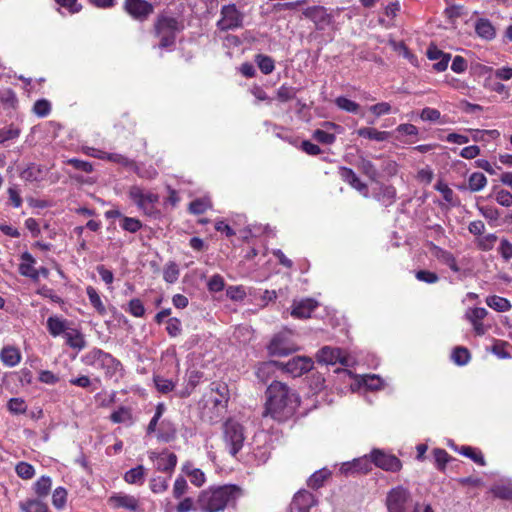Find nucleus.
I'll list each match as a JSON object with an SVG mask.
<instances>
[{
  "instance_id": "nucleus-6",
  "label": "nucleus",
  "mask_w": 512,
  "mask_h": 512,
  "mask_svg": "<svg viewBox=\"0 0 512 512\" xmlns=\"http://www.w3.org/2000/svg\"><path fill=\"white\" fill-rule=\"evenodd\" d=\"M230 391L228 385L223 382H213L210 385L208 403L212 404L216 411V418L221 417L227 410Z\"/></svg>"
},
{
  "instance_id": "nucleus-56",
  "label": "nucleus",
  "mask_w": 512,
  "mask_h": 512,
  "mask_svg": "<svg viewBox=\"0 0 512 512\" xmlns=\"http://www.w3.org/2000/svg\"><path fill=\"white\" fill-rule=\"evenodd\" d=\"M313 138L322 144L331 145L335 142L336 136L333 132H328L323 129H317L313 132Z\"/></svg>"
},
{
  "instance_id": "nucleus-10",
  "label": "nucleus",
  "mask_w": 512,
  "mask_h": 512,
  "mask_svg": "<svg viewBox=\"0 0 512 512\" xmlns=\"http://www.w3.org/2000/svg\"><path fill=\"white\" fill-rule=\"evenodd\" d=\"M291 332H281L275 335L268 345L269 354L272 356H286L298 350L291 341Z\"/></svg>"
},
{
  "instance_id": "nucleus-59",
  "label": "nucleus",
  "mask_w": 512,
  "mask_h": 512,
  "mask_svg": "<svg viewBox=\"0 0 512 512\" xmlns=\"http://www.w3.org/2000/svg\"><path fill=\"white\" fill-rule=\"evenodd\" d=\"M16 473L17 475L22 478V479H31L34 474H35V470H34V467L27 463V462H20L16 465Z\"/></svg>"
},
{
  "instance_id": "nucleus-44",
  "label": "nucleus",
  "mask_w": 512,
  "mask_h": 512,
  "mask_svg": "<svg viewBox=\"0 0 512 512\" xmlns=\"http://www.w3.org/2000/svg\"><path fill=\"white\" fill-rule=\"evenodd\" d=\"M491 492L497 498L504 500H512V484H497L491 488Z\"/></svg>"
},
{
  "instance_id": "nucleus-40",
  "label": "nucleus",
  "mask_w": 512,
  "mask_h": 512,
  "mask_svg": "<svg viewBox=\"0 0 512 512\" xmlns=\"http://www.w3.org/2000/svg\"><path fill=\"white\" fill-rule=\"evenodd\" d=\"M487 184L486 176L481 172H474L468 178V187L472 192L481 191Z\"/></svg>"
},
{
  "instance_id": "nucleus-37",
  "label": "nucleus",
  "mask_w": 512,
  "mask_h": 512,
  "mask_svg": "<svg viewBox=\"0 0 512 512\" xmlns=\"http://www.w3.org/2000/svg\"><path fill=\"white\" fill-rule=\"evenodd\" d=\"M145 479V469L142 465L131 468L124 474V480L128 484L142 485Z\"/></svg>"
},
{
  "instance_id": "nucleus-22",
  "label": "nucleus",
  "mask_w": 512,
  "mask_h": 512,
  "mask_svg": "<svg viewBox=\"0 0 512 512\" xmlns=\"http://www.w3.org/2000/svg\"><path fill=\"white\" fill-rule=\"evenodd\" d=\"M19 273L22 276L29 277L33 281H37V272L34 267L36 260L29 252H23L20 256Z\"/></svg>"
},
{
  "instance_id": "nucleus-19",
  "label": "nucleus",
  "mask_w": 512,
  "mask_h": 512,
  "mask_svg": "<svg viewBox=\"0 0 512 512\" xmlns=\"http://www.w3.org/2000/svg\"><path fill=\"white\" fill-rule=\"evenodd\" d=\"M426 55L429 60L436 61V63L433 65V68L438 72L445 71L451 59L450 54L444 53L435 45H430L428 47Z\"/></svg>"
},
{
  "instance_id": "nucleus-2",
  "label": "nucleus",
  "mask_w": 512,
  "mask_h": 512,
  "mask_svg": "<svg viewBox=\"0 0 512 512\" xmlns=\"http://www.w3.org/2000/svg\"><path fill=\"white\" fill-rule=\"evenodd\" d=\"M238 494L235 485L212 486L200 492L197 504L202 512H221L236 500Z\"/></svg>"
},
{
  "instance_id": "nucleus-62",
  "label": "nucleus",
  "mask_w": 512,
  "mask_h": 512,
  "mask_svg": "<svg viewBox=\"0 0 512 512\" xmlns=\"http://www.w3.org/2000/svg\"><path fill=\"white\" fill-rule=\"evenodd\" d=\"M67 492L64 488L58 487L52 495V503L55 508L62 509L66 504Z\"/></svg>"
},
{
  "instance_id": "nucleus-28",
  "label": "nucleus",
  "mask_w": 512,
  "mask_h": 512,
  "mask_svg": "<svg viewBox=\"0 0 512 512\" xmlns=\"http://www.w3.org/2000/svg\"><path fill=\"white\" fill-rule=\"evenodd\" d=\"M433 255L441 263L447 265L453 272L460 271V267L458 266L457 261L451 252L444 250L436 245H433Z\"/></svg>"
},
{
  "instance_id": "nucleus-11",
  "label": "nucleus",
  "mask_w": 512,
  "mask_h": 512,
  "mask_svg": "<svg viewBox=\"0 0 512 512\" xmlns=\"http://www.w3.org/2000/svg\"><path fill=\"white\" fill-rule=\"evenodd\" d=\"M317 360L319 363L326 365H335L340 363L343 366H352L354 360L346 355L342 350L335 347L325 346L317 353Z\"/></svg>"
},
{
  "instance_id": "nucleus-24",
  "label": "nucleus",
  "mask_w": 512,
  "mask_h": 512,
  "mask_svg": "<svg viewBox=\"0 0 512 512\" xmlns=\"http://www.w3.org/2000/svg\"><path fill=\"white\" fill-rule=\"evenodd\" d=\"M341 178L349 183L354 189L359 191L360 193L367 195V185L363 183L359 177L354 173V171L350 168L342 167L340 169Z\"/></svg>"
},
{
  "instance_id": "nucleus-36",
  "label": "nucleus",
  "mask_w": 512,
  "mask_h": 512,
  "mask_svg": "<svg viewBox=\"0 0 512 512\" xmlns=\"http://www.w3.org/2000/svg\"><path fill=\"white\" fill-rule=\"evenodd\" d=\"M486 304L497 312H506L512 307L508 299L497 295L488 296L486 298Z\"/></svg>"
},
{
  "instance_id": "nucleus-32",
  "label": "nucleus",
  "mask_w": 512,
  "mask_h": 512,
  "mask_svg": "<svg viewBox=\"0 0 512 512\" xmlns=\"http://www.w3.org/2000/svg\"><path fill=\"white\" fill-rule=\"evenodd\" d=\"M279 369V361H266L258 365L256 370L257 378L262 382H267L275 371Z\"/></svg>"
},
{
  "instance_id": "nucleus-61",
  "label": "nucleus",
  "mask_w": 512,
  "mask_h": 512,
  "mask_svg": "<svg viewBox=\"0 0 512 512\" xmlns=\"http://www.w3.org/2000/svg\"><path fill=\"white\" fill-rule=\"evenodd\" d=\"M297 90L294 87L282 85L277 90V98L281 102H287L291 99H294L296 96Z\"/></svg>"
},
{
  "instance_id": "nucleus-35",
  "label": "nucleus",
  "mask_w": 512,
  "mask_h": 512,
  "mask_svg": "<svg viewBox=\"0 0 512 512\" xmlns=\"http://www.w3.org/2000/svg\"><path fill=\"white\" fill-rule=\"evenodd\" d=\"M22 512H48L47 505L39 499L28 498L19 502Z\"/></svg>"
},
{
  "instance_id": "nucleus-53",
  "label": "nucleus",
  "mask_w": 512,
  "mask_h": 512,
  "mask_svg": "<svg viewBox=\"0 0 512 512\" xmlns=\"http://www.w3.org/2000/svg\"><path fill=\"white\" fill-rule=\"evenodd\" d=\"M360 383L369 390H378L383 385L382 379L374 374L362 376Z\"/></svg>"
},
{
  "instance_id": "nucleus-58",
  "label": "nucleus",
  "mask_w": 512,
  "mask_h": 512,
  "mask_svg": "<svg viewBox=\"0 0 512 512\" xmlns=\"http://www.w3.org/2000/svg\"><path fill=\"white\" fill-rule=\"evenodd\" d=\"M121 227L125 231L130 233H136L142 227V223L139 219L133 217H123L121 222Z\"/></svg>"
},
{
  "instance_id": "nucleus-9",
  "label": "nucleus",
  "mask_w": 512,
  "mask_h": 512,
  "mask_svg": "<svg viewBox=\"0 0 512 512\" xmlns=\"http://www.w3.org/2000/svg\"><path fill=\"white\" fill-rule=\"evenodd\" d=\"M128 195L137 207L145 213H150L153 210L154 204L159 199L157 194L147 191L138 185L131 186Z\"/></svg>"
},
{
  "instance_id": "nucleus-33",
  "label": "nucleus",
  "mask_w": 512,
  "mask_h": 512,
  "mask_svg": "<svg viewBox=\"0 0 512 512\" xmlns=\"http://www.w3.org/2000/svg\"><path fill=\"white\" fill-rule=\"evenodd\" d=\"M375 198L384 206L388 207L395 202L396 189L391 185H382L375 194Z\"/></svg>"
},
{
  "instance_id": "nucleus-21",
  "label": "nucleus",
  "mask_w": 512,
  "mask_h": 512,
  "mask_svg": "<svg viewBox=\"0 0 512 512\" xmlns=\"http://www.w3.org/2000/svg\"><path fill=\"white\" fill-rule=\"evenodd\" d=\"M181 471L189 478L190 483L198 488L202 487L206 482L205 473L201 469L195 468L190 461H186L182 465Z\"/></svg>"
},
{
  "instance_id": "nucleus-5",
  "label": "nucleus",
  "mask_w": 512,
  "mask_h": 512,
  "mask_svg": "<svg viewBox=\"0 0 512 512\" xmlns=\"http://www.w3.org/2000/svg\"><path fill=\"white\" fill-rule=\"evenodd\" d=\"M178 20L170 16H160L155 24L156 36L160 39L159 47L167 48L174 44L176 34L181 30Z\"/></svg>"
},
{
  "instance_id": "nucleus-51",
  "label": "nucleus",
  "mask_w": 512,
  "mask_h": 512,
  "mask_svg": "<svg viewBox=\"0 0 512 512\" xmlns=\"http://www.w3.org/2000/svg\"><path fill=\"white\" fill-rule=\"evenodd\" d=\"M7 408L12 414H24L27 411V404L22 398H11L8 401Z\"/></svg>"
},
{
  "instance_id": "nucleus-7",
  "label": "nucleus",
  "mask_w": 512,
  "mask_h": 512,
  "mask_svg": "<svg viewBox=\"0 0 512 512\" xmlns=\"http://www.w3.org/2000/svg\"><path fill=\"white\" fill-rule=\"evenodd\" d=\"M410 502V492L402 486L392 488L386 497L388 512H408Z\"/></svg>"
},
{
  "instance_id": "nucleus-41",
  "label": "nucleus",
  "mask_w": 512,
  "mask_h": 512,
  "mask_svg": "<svg viewBox=\"0 0 512 512\" xmlns=\"http://www.w3.org/2000/svg\"><path fill=\"white\" fill-rule=\"evenodd\" d=\"M189 486L184 476L179 475L173 484L172 494L175 499H181L188 492Z\"/></svg>"
},
{
  "instance_id": "nucleus-12",
  "label": "nucleus",
  "mask_w": 512,
  "mask_h": 512,
  "mask_svg": "<svg viewBox=\"0 0 512 512\" xmlns=\"http://www.w3.org/2000/svg\"><path fill=\"white\" fill-rule=\"evenodd\" d=\"M313 367V361L306 356H296L288 362H279V370L290 374L293 377H300L304 373L310 371Z\"/></svg>"
},
{
  "instance_id": "nucleus-63",
  "label": "nucleus",
  "mask_w": 512,
  "mask_h": 512,
  "mask_svg": "<svg viewBox=\"0 0 512 512\" xmlns=\"http://www.w3.org/2000/svg\"><path fill=\"white\" fill-rule=\"evenodd\" d=\"M127 311L134 317H143L145 314L144 305L138 298L130 300Z\"/></svg>"
},
{
  "instance_id": "nucleus-49",
  "label": "nucleus",
  "mask_w": 512,
  "mask_h": 512,
  "mask_svg": "<svg viewBox=\"0 0 512 512\" xmlns=\"http://www.w3.org/2000/svg\"><path fill=\"white\" fill-rule=\"evenodd\" d=\"M459 452L481 466L486 465L483 454L470 446H463Z\"/></svg>"
},
{
  "instance_id": "nucleus-60",
  "label": "nucleus",
  "mask_w": 512,
  "mask_h": 512,
  "mask_svg": "<svg viewBox=\"0 0 512 512\" xmlns=\"http://www.w3.org/2000/svg\"><path fill=\"white\" fill-rule=\"evenodd\" d=\"M20 135V129L15 126L4 127L0 129V144L9 140H14Z\"/></svg>"
},
{
  "instance_id": "nucleus-43",
  "label": "nucleus",
  "mask_w": 512,
  "mask_h": 512,
  "mask_svg": "<svg viewBox=\"0 0 512 512\" xmlns=\"http://www.w3.org/2000/svg\"><path fill=\"white\" fill-rule=\"evenodd\" d=\"M180 275V270L175 262H169L165 265L163 270V278L167 283H175Z\"/></svg>"
},
{
  "instance_id": "nucleus-50",
  "label": "nucleus",
  "mask_w": 512,
  "mask_h": 512,
  "mask_svg": "<svg viewBox=\"0 0 512 512\" xmlns=\"http://www.w3.org/2000/svg\"><path fill=\"white\" fill-rule=\"evenodd\" d=\"M176 429L169 423L163 421L158 431V438L162 441L169 442L174 439Z\"/></svg>"
},
{
  "instance_id": "nucleus-20",
  "label": "nucleus",
  "mask_w": 512,
  "mask_h": 512,
  "mask_svg": "<svg viewBox=\"0 0 512 512\" xmlns=\"http://www.w3.org/2000/svg\"><path fill=\"white\" fill-rule=\"evenodd\" d=\"M317 307V302L311 298L294 301L291 315L296 318H308Z\"/></svg>"
},
{
  "instance_id": "nucleus-1",
  "label": "nucleus",
  "mask_w": 512,
  "mask_h": 512,
  "mask_svg": "<svg viewBox=\"0 0 512 512\" xmlns=\"http://www.w3.org/2000/svg\"><path fill=\"white\" fill-rule=\"evenodd\" d=\"M266 395L265 415H269L277 421H285L292 417L299 405L296 393L279 381H274L269 385Z\"/></svg>"
},
{
  "instance_id": "nucleus-14",
  "label": "nucleus",
  "mask_w": 512,
  "mask_h": 512,
  "mask_svg": "<svg viewBox=\"0 0 512 512\" xmlns=\"http://www.w3.org/2000/svg\"><path fill=\"white\" fill-rule=\"evenodd\" d=\"M126 12L138 21H144L153 13V5L146 0H126L124 4Z\"/></svg>"
},
{
  "instance_id": "nucleus-55",
  "label": "nucleus",
  "mask_w": 512,
  "mask_h": 512,
  "mask_svg": "<svg viewBox=\"0 0 512 512\" xmlns=\"http://www.w3.org/2000/svg\"><path fill=\"white\" fill-rule=\"evenodd\" d=\"M211 207V202L208 198H200L192 201L189 205V210L193 214H202Z\"/></svg>"
},
{
  "instance_id": "nucleus-17",
  "label": "nucleus",
  "mask_w": 512,
  "mask_h": 512,
  "mask_svg": "<svg viewBox=\"0 0 512 512\" xmlns=\"http://www.w3.org/2000/svg\"><path fill=\"white\" fill-rule=\"evenodd\" d=\"M488 311L482 307L469 308L465 312V319L471 323L474 332L478 336L486 333L487 328L483 324V319L487 316Z\"/></svg>"
},
{
  "instance_id": "nucleus-34",
  "label": "nucleus",
  "mask_w": 512,
  "mask_h": 512,
  "mask_svg": "<svg viewBox=\"0 0 512 512\" xmlns=\"http://www.w3.org/2000/svg\"><path fill=\"white\" fill-rule=\"evenodd\" d=\"M475 31L479 37L485 40H492L496 35L495 28L488 19L477 20L475 23Z\"/></svg>"
},
{
  "instance_id": "nucleus-54",
  "label": "nucleus",
  "mask_w": 512,
  "mask_h": 512,
  "mask_svg": "<svg viewBox=\"0 0 512 512\" xmlns=\"http://www.w3.org/2000/svg\"><path fill=\"white\" fill-rule=\"evenodd\" d=\"M452 360L457 365H466L470 360V353L468 349L464 347H456L452 353Z\"/></svg>"
},
{
  "instance_id": "nucleus-31",
  "label": "nucleus",
  "mask_w": 512,
  "mask_h": 512,
  "mask_svg": "<svg viewBox=\"0 0 512 512\" xmlns=\"http://www.w3.org/2000/svg\"><path fill=\"white\" fill-rule=\"evenodd\" d=\"M356 133L358 136L362 138L373 140L376 142H384L388 140L391 134L388 131H379L375 128L370 127H362L358 129Z\"/></svg>"
},
{
  "instance_id": "nucleus-29",
  "label": "nucleus",
  "mask_w": 512,
  "mask_h": 512,
  "mask_svg": "<svg viewBox=\"0 0 512 512\" xmlns=\"http://www.w3.org/2000/svg\"><path fill=\"white\" fill-rule=\"evenodd\" d=\"M64 338L66 344L73 349L82 350L86 346L84 335L78 329L70 327Z\"/></svg>"
},
{
  "instance_id": "nucleus-3",
  "label": "nucleus",
  "mask_w": 512,
  "mask_h": 512,
  "mask_svg": "<svg viewBox=\"0 0 512 512\" xmlns=\"http://www.w3.org/2000/svg\"><path fill=\"white\" fill-rule=\"evenodd\" d=\"M81 361L84 365L103 371L107 378H113L121 375V362L102 349H91L81 357Z\"/></svg>"
},
{
  "instance_id": "nucleus-23",
  "label": "nucleus",
  "mask_w": 512,
  "mask_h": 512,
  "mask_svg": "<svg viewBox=\"0 0 512 512\" xmlns=\"http://www.w3.org/2000/svg\"><path fill=\"white\" fill-rule=\"evenodd\" d=\"M69 328V322L64 318L50 316L47 319V330L53 337L64 336Z\"/></svg>"
},
{
  "instance_id": "nucleus-16",
  "label": "nucleus",
  "mask_w": 512,
  "mask_h": 512,
  "mask_svg": "<svg viewBox=\"0 0 512 512\" xmlns=\"http://www.w3.org/2000/svg\"><path fill=\"white\" fill-rule=\"evenodd\" d=\"M108 504L115 509L123 508L131 512L140 511V502L133 495L115 493L108 498Z\"/></svg>"
},
{
  "instance_id": "nucleus-13",
  "label": "nucleus",
  "mask_w": 512,
  "mask_h": 512,
  "mask_svg": "<svg viewBox=\"0 0 512 512\" xmlns=\"http://www.w3.org/2000/svg\"><path fill=\"white\" fill-rule=\"evenodd\" d=\"M148 458L154 463L156 470L172 473L177 465V456L175 453L163 450L162 452L149 451Z\"/></svg>"
},
{
  "instance_id": "nucleus-26",
  "label": "nucleus",
  "mask_w": 512,
  "mask_h": 512,
  "mask_svg": "<svg viewBox=\"0 0 512 512\" xmlns=\"http://www.w3.org/2000/svg\"><path fill=\"white\" fill-rule=\"evenodd\" d=\"M316 503L315 497L308 491H299L293 498L292 505L297 511L310 510Z\"/></svg>"
},
{
  "instance_id": "nucleus-47",
  "label": "nucleus",
  "mask_w": 512,
  "mask_h": 512,
  "mask_svg": "<svg viewBox=\"0 0 512 512\" xmlns=\"http://www.w3.org/2000/svg\"><path fill=\"white\" fill-rule=\"evenodd\" d=\"M52 481L50 477L42 476L34 484L35 493L39 497H46L51 489Z\"/></svg>"
},
{
  "instance_id": "nucleus-64",
  "label": "nucleus",
  "mask_w": 512,
  "mask_h": 512,
  "mask_svg": "<svg viewBox=\"0 0 512 512\" xmlns=\"http://www.w3.org/2000/svg\"><path fill=\"white\" fill-rule=\"evenodd\" d=\"M51 105L46 99L37 100L33 106V112L39 117H45L50 113Z\"/></svg>"
},
{
  "instance_id": "nucleus-4",
  "label": "nucleus",
  "mask_w": 512,
  "mask_h": 512,
  "mask_svg": "<svg viewBox=\"0 0 512 512\" xmlns=\"http://www.w3.org/2000/svg\"><path fill=\"white\" fill-rule=\"evenodd\" d=\"M222 439L228 453L236 457L241 451L246 440V433L243 425L235 419H228L223 424Z\"/></svg>"
},
{
  "instance_id": "nucleus-15",
  "label": "nucleus",
  "mask_w": 512,
  "mask_h": 512,
  "mask_svg": "<svg viewBox=\"0 0 512 512\" xmlns=\"http://www.w3.org/2000/svg\"><path fill=\"white\" fill-rule=\"evenodd\" d=\"M370 462H373L377 467L386 471L396 472L401 468V462L396 456L386 454L378 449L371 452Z\"/></svg>"
},
{
  "instance_id": "nucleus-45",
  "label": "nucleus",
  "mask_w": 512,
  "mask_h": 512,
  "mask_svg": "<svg viewBox=\"0 0 512 512\" xmlns=\"http://www.w3.org/2000/svg\"><path fill=\"white\" fill-rule=\"evenodd\" d=\"M335 104L341 110L349 113L357 114L360 110V105L346 97L340 96L335 99Z\"/></svg>"
},
{
  "instance_id": "nucleus-30",
  "label": "nucleus",
  "mask_w": 512,
  "mask_h": 512,
  "mask_svg": "<svg viewBox=\"0 0 512 512\" xmlns=\"http://www.w3.org/2000/svg\"><path fill=\"white\" fill-rule=\"evenodd\" d=\"M46 170L44 167L30 164L26 169L21 172V178L28 182H40L44 179Z\"/></svg>"
},
{
  "instance_id": "nucleus-27",
  "label": "nucleus",
  "mask_w": 512,
  "mask_h": 512,
  "mask_svg": "<svg viewBox=\"0 0 512 512\" xmlns=\"http://www.w3.org/2000/svg\"><path fill=\"white\" fill-rule=\"evenodd\" d=\"M303 15L312 20L316 25H324L329 22L326 9L322 6L308 7L303 11Z\"/></svg>"
},
{
  "instance_id": "nucleus-8",
  "label": "nucleus",
  "mask_w": 512,
  "mask_h": 512,
  "mask_svg": "<svg viewBox=\"0 0 512 512\" xmlns=\"http://www.w3.org/2000/svg\"><path fill=\"white\" fill-rule=\"evenodd\" d=\"M220 14L221 18L217 22V27L220 30H235L242 27L244 15L235 4L224 5Z\"/></svg>"
},
{
  "instance_id": "nucleus-52",
  "label": "nucleus",
  "mask_w": 512,
  "mask_h": 512,
  "mask_svg": "<svg viewBox=\"0 0 512 512\" xmlns=\"http://www.w3.org/2000/svg\"><path fill=\"white\" fill-rule=\"evenodd\" d=\"M496 241H497V236L495 234H487V235L477 238L476 244L480 250L490 251L493 249Z\"/></svg>"
},
{
  "instance_id": "nucleus-42",
  "label": "nucleus",
  "mask_w": 512,
  "mask_h": 512,
  "mask_svg": "<svg viewBox=\"0 0 512 512\" xmlns=\"http://www.w3.org/2000/svg\"><path fill=\"white\" fill-rule=\"evenodd\" d=\"M255 62L257 63L259 69L263 74H270L273 72L275 65L274 60L267 55L258 54L255 57Z\"/></svg>"
},
{
  "instance_id": "nucleus-38",
  "label": "nucleus",
  "mask_w": 512,
  "mask_h": 512,
  "mask_svg": "<svg viewBox=\"0 0 512 512\" xmlns=\"http://www.w3.org/2000/svg\"><path fill=\"white\" fill-rule=\"evenodd\" d=\"M86 293L89 298L90 304L96 309V311L100 315H104L106 313V308L97 290L92 286H88L86 288Z\"/></svg>"
},
{
  "instance_id": "nucleus-25",
  "label": "nucleus",
  "mask_w": 512,
  "mask_h": 512,
  "mask_svg": "<svg viewBox=\"0 0 512 512\" xmlns=\"http://www.w3.org/2000/svg\"><path fill=\"white\" fill-rule=\"evenodd\" d=\"M0 359L5 366L14 367L21 361V352L17 347L8 345L2 348Z\"/></svg>"
},
{
  "instance_id": "nucleus-39",
  "label": "nucleus",
  "mask_w": 512,
  "mask_h": 512,
  "mask_svg": "<svg viewBox=\"0 0 512 512\" xmlns=\"http://www.w3.org/2000/svg\"><path fill=\"white\" fill-rule=\"evenodd\" d=\"M110 419L113 423H123L127 425L133 423L131 410L127 407H120L118 410L114 411Z\"/></svg>"
},
{
  "instance_id": "nucleus-48",
  "label": "nucleus",
  "mask_w": 512,
  "mask_h": 512,
  "mask_svg": "<svg viewBox=\"0 0 512 512\" xmlns=\"http://www.w3.org/2000/svg\"><path fill=\"white\" fill-rule=\"evenodd\" d=\"M330 476V471L327 469H321L316 471L313 475L308 479V486L311 488H319L322 486L323 482Z\"/></svg>"
},
{
  "instance_id": "nucleus-57",
  "label": "nucleus",
  "mask_w": 512,
  "mask_h": 512,
  "mask_svg": "<svg viewBox=\"0 0 512 512\" xmlns=\"http://www.w3.org/2000/svg\"><path fill=\"white\" fill-rule=\"evenodd\" d=\"M168 486H169L168 479H166L162 476L153 477L150 480V489L153 493H156V494L163 493L168 489Z\"/></svg>"
},
{
  "instance_id": "nucleus-18",
  "label": "nucleus",
  "mask_w": 512,
  "mask_h": 512,
  "mask_svg": "<svg viewBox=\"0 0 512 512\" xmlns=\"http://www.w3.org/2000/svg\"><path fill=\"white\" fill-rule=\"evenodd\" d=\"M371 469V462L367 457L357 458L351 462H345L340 467L343 475H353L358 473H366Z\"/></svg>"
},
{
  "instance_id": "nucleus-46",
  "label": "nucleus",
  "mask_w": 512,
  "mask_h": 512,
  "mask_svg": "<svg viewBox=\"0 0 512 512\" xmlns=\"http://www.w3.org/2000/svg\"><path fill=\"white\" fill-rule=\"evenodd\" d=\"M154 383L156 386V389L163 394H167L174 390L175 388V382L171 379H167L163 376L156 375L154 376Z\"/></svg>"
}]
</instances>
